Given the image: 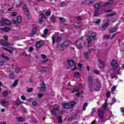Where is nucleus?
I'll return each mask as SVG.
<instances>
[{"instance_id":"f257e3e1","label":"nucleus","mask_w":124,"mask_h":124,"mask_svg":"<svg viewBox=\"0 0 124 124\" xmlns=\"http://www.w3.org/2000/svg\"><path fill=\"white\" fill-rule=\"evenodd\" d=\"M108 106V103H107V100H105V103L103 104L102 107L98 109V116L100 120L98 121V123L101 124H104L105 121H104V113L106 111L107 107Z\"/></svg>"},{"instance_id":"f03ea898","label":"nucleus","mask_w":124,"mask_h":124,"mask_svg":"<svg viewBox=\"0 0 124 124\" xmlns=\"http://www.w3.org/2000/svg\"><path fill=\"white\" fill-rule=\"evenodd\" d=\"M75 104H76V102L73 101L71 102L64 104L63 105V108H64V109H70V108L74 107Z\"/></svg>"},{"instance_id":"7ed1b4c3","label":"nucleus","mask_w":124,"mask_h":124,"mask_svg":"<svg viewBox=\"0 0 124 124\" xmlns=\"http://www.w3.org/2000/svg\"><path fill=\"white\" fill-rule=\"evenodd\" d=\"M68 64L70 65V68H71V70L74 71V70H76L77 65L75 62L73 61V60H68Z\"/></svg>"},{"instance_id":"20e7f679","label":"nucleus","mask_w":124,"mask_h":124,"mask_svg":"<svg viewBox=\"0 0 124 124\" xmlns=\"http://www.w3.org/2000/svg\"><path fill=\"white\" fill-rule=\"evenodd\" d=\"M88 82L89 91H90V92H93V81L92 77H88Z\"/></svg>"},{"instance_id":"39448f33","label":"nucleus","mask_w":124,"mask_h":124,"mask_svg":"<svg viewBox=\"0 0 124 124\" xmlns=\"http://www.w3.org/2000/svg\"><path fill=\"white\" fill-rule=\"evenodd\" d=\"M0 104L3 106V107H6V106H9L10 105V103L9 101L7 99H3L0 101Z\"/></svg>"},{"instance_id":"423d86ee","label":"nucleus","mask_w":124,"mask_h":124,"mask_svg":"<svg viewBox=\"0 0 124 124\" xmlns=\"http://www.w3.org/2000/svg\"><path fill=\"white\" fill-rule=\"evenodd\" d=\"M44 45V42L43 40H40L38 41H37L35 44V47L36 48H37L38 49H39V48H41L42 46Z\"/></svg>"},{"instance_id":"0eeeda50","label":"nucleus","mask_w":124,"mask_h":124,"mask_svg":"<svg viewBox=\"0 0 124 124\" xmlns=\"http://www.w3.org/2000/svg\"><path fill=\"white\" fill-rule=\"evenodd\" d=\"M0 43L2 46H4L5 47H7V48H9L11 46V44L3 40H0Z\"/></svg>"},{"instance_id":"6e6552de","label":"nucleus","mask_w":124,"mask_h":124,"mask_svg":"<svg viewBox=\"0 0 124 124\" xmlns=\"http://www.w3.org/2000/svg\"><path fill=\"white\" fill-rule=\"evenodd\" d=\"M52 115H53V116H57L60 114V109L58 108H54L52 109L51 111Z\"/></svg>"},{"instance_id":"1a4fd4ad","label":"nucleus","mask_w":124,"mask_h":124,"mask_svg":"<svg viewBox=\"0 0 124 124\" xmlns=\"http://www.w3.org/2000/svg\"><path fill=\"white\" fill-rule=\"evenodd\" d=\"M96 84L97 86V88L94 89V90L96 92H99V91H100V87H101V82H100V80L98 79H96Z\"/></svg>"},{"instance_id":"9d476101","label":"nucleus","mask_w":124,"mask_h":124,"mask_svg":"<svg viewBox=\"0 0 124 124\" xmlns=\"http://www.w3.org/2000/svg\"><path fill=\"white\" fill-rule=\"evenodd\" d=\"M52 43L53 44H55V42H58V43L61 42V40H62V37H56L55 36H53L52 37Z\"/></svg>"},{"instance_id":"9b49d317","label":"nucleus","mask_w":124,"mask_h":124,"mask_svg":"<svg viewBox=\"0 0 124 124\" xmlns=\"http://www.w3.org/2000/svg\"><path fill=\"white\" fill-rule=\"evenodd\" d=\"M102 6H103V4L101 1H100L98 3L95 4L94 7L96 9H100V8H103Z\"/></svg>"},{"instance_id":"f8f14e48","label":"nucleus","mask_w":124,"mask_h":124,"mask_svg":"<svg viewBox=\"0 0 124 124\" xmlns=\"http://www.w3.org/2000/svg\"><path fill=\"white\" fill-rule=\"evenodd\" d=\"M23 10H24L25 12H26V14L27 17H30V13L29 12V8H28V6L26 5H24L23 6Z\"/></svg>"},{"instance_id":"ddd939ff","label":"nucleus","mask_w":124,"mask_h":124,"mask_svg":"<svg viewBox=\"0 0 124 124\" xmlns=\"http://www.w3.org/2000/svg\"><path fill=\"white\" fill-rule=\"evenodd\" d=\"M41 92H45L46 91V84L45 83H42V87L39 88Z\"/></svg>"},{"instance_id":"4468645a","label":"nucleus","mask_w":124,"mask_h":124,"mask_svg":"<svg viewBox=\"0 0 124 124\" xmlns=\"http://www.w3.org/2000/svg\"><path fill=\"white\" fill-rule=\"evenodd\" d=\"M69 44H70V41H65L61 45V47L63 48V47H65V46H68Z\"/></svg>"},{"instance_id":"2eb2a0df","label":"nucleus","mask_w":124,"mask_h":124,"mask_svg":"<svg viewBox=\"0 0 124 124\" xmlns=\"http://www.w3.org/2000/svg\"><path fill=\"white\" fill-rule=\"evenodd\" d=\"M93 38L91 37L90 36H87V40H88V45H87V46L90 47V46H92V44H91V42L93 41Z\"/></svg>"},{"instance_id":"dca6fc26","label":"nucleus","mask_w":124,"mask_h":124,"mask_svg":"<svg viewBox=\"0 0 124 124\" xmlns=\"http://www.w3.org/2000/svg\"><path fill=\"white\" fill-rule=\"evenodd\" d=\"M110 25V23L109 22H107L105 23L103 26L102 27V31H106L107 28H108V26Z\"/></svg>"},{"instance_id":"f3484780","label":"nucleus","mask_w":124,"mask_h":124,"mask_svg":"<svg viewBox=\"0 0 124 124\" xmlns=\"http://www.w3.org/2000/svg\"><path fill=\"white\" fill-rule=\"evenodd\" d=\"M111 65L114 67H118L119 66L118 62H117V61H116L115 60H112L111 61Z\"/></svg>"},{"instance_id":"a211bd4d","label":"nucleus","mask_w":124,"mask_h":124,"mask_svg":"<svg viewBox=\"0 0 124 124\" xmlns=\"http://www.w3.org/2000/svg\"><path fill=\"white\" fill-rule=\"evenodd\" d=\"M11 30V28H8V27H5L4 28H0V31H4L5 32H7L8 31H9Z\"/></svg>"},{"instance_id":"6ab92c4d","label":"nucleus","mask_w":124,"mask_h":124,"mask_svg":"<svg viewBox=\"0 0 124 124\" xmlns=\"http://www.w3.org/2000/svg\"><path fill=\"white\" fill-rule=\"evenodd\" d=\"M38 29V27L36 26L33 29L32 31L30 33V36H33L34 34H35V32H36V30Z\"/></svg>"},{"instance_id":"aec40b11","label":"nucleus","mask_w":124,"mask_h":124,"mask_svg":"<svg viewBox=\"0 0 124 124\" xmlns=\"http://www.w3.org/2000/svg\"><path fill=\"white\" fill-rule=\"evenodd\" d=\"M112 70L114 74H120V69L113 68Z\"/></svg>"},{"instance_id":"412c9836","label":"nucleus","mask_w":124,"mask_h":124,"mask_svg":"<svg viewBox=\"0 0 124 124\" xmlns=\"http://www.w3.org/2000/svg\"><path fill=\"white\" fill-rule=\"evenodd\" d=\"M91 54V50H89L87 52L84 53V57L86 60L89 59V55Z\"/></svg>"},{"instance_id":"4be33fe9","label":"nucleus","mask_w":124,"mask_h":124,"mask_svg":"<svg viewBox=\"0 0 124 124\" xmlns=\"http://www.w3.org/2000/svg\"><path fill=\"white\" fill-rule=\"evenodd\" d=\"M111 3L110 2H107L104 3V5H103V8H106V7H109L111 5Z\"/></svg>"},{"instance_id":"5701e85b","label":"nucleus","mask_w":124,"mask_h":124,"mask_svg":"<svg viewBox=\"0 0 124 124\" xmlns=\"http://www.w3.org/2000/svg\"><path fill=\"white\" fill-rule=\"evenodd\" d=\"M4 20V25H7L8 26H10L12 22L9 20L3 19Z\"/></svg>"},{"instance_id":"b1692460","label":"nucleus","mask_w":124,"mask_h":124,"mask_svg":"<svg viewBox=\"0 0 124 124\" xmlns=\"http://www.w3.org/2000/svg\"><path fill=\"white\" fill-rule=\"evenodd\" d=\"M99 63L101 66H99V68H104V62H102V61L99 60Z\"/></svg>"},{"instance_id":"393cba45","label":"nucleus","mask_w":124,"mask_h":124,"mask_svg":"<svg viewBox=\"0 0 124 124\" xmlns=\"http://www.w3.org/2000/svg\"><path fill=\"white\" fill-rule=\"evenodd\" d=\"M15 104L16 106H19V105H21L22 104V101L19 98H17L16 100Z\"/></svg>"},{"instance_id":"a878e982","label":"nucleus","mask_w":124,"mask_h":124,"mask_svg":"<svg viewBox=\"0 0 124 124\" xmlns=\"http://www.w3.org/2000/svg\"><path fill=\"white\" fill-rule=\"evenodd\" d=\"M49 71V68L48 67H44L41 68V72H46V71Z\"/></svg>"},{"instance_id":"bb28decb","label":"nucleus","mask_w":124,"mask_h":124,"mask_svg":"<svg viewBox=\"0 0 124 124\" xmlns=\"http://www.w3.org/2000/svg\"><path fill=\"white\" fill-rule=\"evenodd\" d=\"M117 15V13L113 12L111 14H109L106 15V17H112L113 16H115V15Z\"/></svg>"},{"instance_id":"cd10ccee","label":"nucleus","mask_w":124,"mask_h":124,"mask_svg":"<svg viewBox=\"0 0 124 124\" xmlns=\"http://www.w3.org/2000/svg\"><path fill=\"white\" fill-rule=\"evenodd\" d=\"M1 49H2V50H5L6 51H8V52H10V54H13V50L8 49L4 47H2Z\"/></svg>"},{"instance_id":"c85d7f7f","label":"nucleus","mask_w":124,"mask_h":124,"mask_svg":"<svg viewBox=\"0 0 124 124\" xmlns=\"http://www.w3.org/2000/svg\"><path fill=\"white\" fill-rule=\"evenodd\" d=\"M17 121L18 122H25V118L23 117H17Z\"/></svg>"},{"instance_id":"c756f323","label":"nucleus","mask_w":124,"mask_h":124,"mask_svg":"<svg viewBox=\"0 0 124 124\" xmlns=\"http://www.w3.org/2000/svg\"><path fill=\"white\" fill-rule=\"evenodd\" d=\"M50 20L52 23H55V22H56V17H55V16H52L50 17Z\"/></svg>"},{"instance_id":"7c9ffc66","label":"nucleus","mask_w":124,"mask_h":124,"mask_svg":"<svg viewBox=\"0 0 124 124\" xmlns=\"http://www.w3.org/2000/svg\"><path fill=\"white\" fill-rule=\"evenodd\" d=\"M59 20L62 22V23H66V19L63 17H60Z\"/></svg>"},{"instance_id":"2f4dec72","label":"nucleus","mask_w":124,"mask_h":124,"mask_svg":"<svg viewBox=\"0 0 124 124\" xmlns=\"http://www.w3.org/2000/svg\"><path fill=\"white\" fill-rule=\"evenodd\" d=\"M58 121L59 124H62V116H59L58 118Z\"/></svg>"},{"instance_id":"473e14b6","label":"nucleus","mask_w":124,"mask_h":124,"mask_svg":"<svg viewBox=\"0 0 124 124\" xmlns=\"http://www.w3.org/2000/svg\"><path fill=\"white\" fill-rule=\"evenodd\" d=\"M4 26V20L1 19L0 20V27H2Z\"/></svg>"},{"instance_id":"72a5a7b5","label":"nucleus","mask_w":124,"mask_h":124,"mask_svg":"<svg viewBox=\"0 0 124 124\" xmlns=\"http://www.w3.org/2000/svg\"><path fill=\"white\" fill-rule=\"evenodd\" d=\"M91 36H92V37H93V38L94 39V38H95V36H96V33L95 32H93L91 33Z\"/></svg>"},{"instance_id":"f704fd0d","label":"nucleus","mask_w":124,"mask_h":124,"mask_svg":"<svg viewBox=\"0 0 124 124\" xmlns=\"http://www.w3.org/2000/svg\"><path fill=\"white\" fill-rule=\"evenodd\" d=\"M8 94V91L7 90L4 91L3 92V96H7Z\"/></svg>"},{"instance_id":"c9c22d12","label":"nucleus","mask_w":124,"mask_h":124,"mask_svg":"<svg viewBox=\"0 0 124 124\" xmlns=\"http://www.w3.org/2000/svg\"><path fill=\"white\" fill-rule=\"evenodd\" d=\"M10 78L11 79H14V73L12 72L10 74Z\"/></svg>"},{"instance_id":"e433bc0d","label":"nucleus","mask_w":124,"mask_h":124,"mask_svg":"<svg viewBox=\"0 0 124 124\" xmlns=\"http://www.w3.org/2000/svg\"><path fill=\"white\" fill-rule=\"evenodd\" d=\"M16 21L18 23H21V21H22V19L21 18V16H18L16 18Z\"/></svg>"},{"instance_id":"4c0bfd02","label":"nucleus","mask_w":124,"mask_h":124,"mask_svg":"<svg viewBox=\"0 0 124 124\" xmlns=\"http://www.w3.org/2000/svg\"><path fill=\"white\" fill-rule=\"evenodd\" d=\"M117 31V29L113 28L110 31H109V33H113V32H116Z\"/></svg>"},{"instance_id":"58836bf2","label":"nucleus","mask_w":124,"mask_h":124,"mask_svg":"<svg viewBox=\"0 0 124 124\" xmlns=\"http://www.w3.org/2000/svg\"><path fill=\"white\" fill-rule=\"evenodd\" d=\"M115 91H116V86H113L112 88L111 93H115Z\"/></svg>"},{"instance_id":"ea45409f","label":"nucleus","mask_w":124,"mask_h":124,"mask_svg":"<svg viewBox=\"0 0 124 124\" xmlns=\"http://www.w3.org/2000/svg\"><path fill=\"white\" fill-rule=\"evenodd\" d=\"M88 103H86L85 104H84V105H83V111L86 110V108L88 106Z\"/></svg>"},{"instance_id":"a19ab883","label":"nucleus","mask_w":124,"mask_h":124,"mask_svg":"<svg viewBox=\"0 0 124 124\" xmlns=\"http://www.w3.org/2000/svg\"><path fill=\"white\" fill-rule=\"evenodd\" d=\"M41 17V19H46V15L43 14H40Z\"/></svg>"},{"instance_id":"79ce46f5","label":"nucleus","mask_w":124,"mask_h":124,"mask_svg":"<svg viewBox=\"0 0 124 124\" xmlns=\"http://www.w3.org/2000/svg\"><path fill=\"white\" fill-rule=\"evenodd\" d=\"M17 83H18V80H16L12 85V87H16V86H17Z\"/></svg>"},{"instance_id":"37998d69","label":"nucleus","mask_w":124,"mask_h":124,"mask_svg":"<svg viewBox=\"0 0 124 124\" xmlns=\"http://www.w3.org/2000/svg\"><path fill=\"white\" fill-rule=\"evenodd\" d=\"M75 76L76 77V78H79V76H80V73L79 72L75 73Z\"/></svg>"},{"instance_id":"c03bdc74","label":"nucleus","mask_w":124,"mask_h":124,"mask_svg":"<svg viewBox=\"0 0 124 124\" xmlns=\"http://www.w3.org/2000/svg\"><path fill=\"white\" fill-rule=\"evenodd\" d=\"M74 92H80V89L79 88H74V91L72 92V93H74Z\"/></svg>"},{"instance_id":"a18cd8bd","label":"nucleus","mask_w":124,"mask_h":124,"mask_svg":"<svg viewBox=\"0 0 124 124\" xmlns=\"http://www.w3.org/2000/svg\"><path fill=\"white\" fill-rule=\"evenodd\" d=\"M33 91V89L32 88H28L27 90L28 93H31Z\"/></svg>"},{"instance_id":"49530a36","label":"nucleus","mask_w":124,"mask_h":124,"mask_svg":"<svg viewBox=\"0 0 124 124\" xmlns=\"http://www.w3.org/2000/svg\"><path fill=\"white\" fill-rule=\"evenodd\" d=\"M74 119H75L74 116H72L71 117H70L68 118V121H73V120H74Z\"/></svg>"},{"instance_id":"de8ad7c7","label":"nucleus","mask_w":124,"mask_h":124,"mask_svg":"<svg viewBox=\"0 0 124 124\" xmlns=\"http://www.w3.org/2000/svg\"><path fill=\"white\" fill-rule=\"evenodd\" d=\"M94 16V17H97L98 16V11H95Z\"/></svg>"},{"instance_id":"09e8293b","label":"nucleus","mask_w":124,"mask_h":124,"mask_svg":"<svg viewBox=\"0 0 124 124\" xmlns=\"http://www.w3.org/2000/svg\"><path fill=\"white\" fill-rule=\"evenodd\" d=\"M110 95H111V92H110V91L108 92L106 95L107 97H110Z\"/></svg>"},{"instance_id":"8fccbe9b","label":"nucleus","mask_w":124,"mask_h":124,"mask_svg":"<svg viewBox=\"0 0 124 124\" xmlns=\"http://www.w3.org/2000/svg\"><path fill=\"white\" fill-rule=\"evenodd\" d=\"M100 22H101V20H100V19H98L95 22V23H96V25H98Z\"/></svg>"},{"instance_id":"3c124183","label":"nucleus","mask_w":124,"mask_h":124,"mask_svg":"<svg viewBox=\"0 0 124 124\" xmlns=\"http://www.w3.org/2000/svg\"><path fill=\"white\" fill-rule=\"evenodd\" d=\"M95 112H96V109L95 108H92V111L91 112V114L93 115V113H95Z\"/></svg>"},{"instance_id":"603ef678","label":"nucleus","mask_w":124,"mask_h":124,"mask_svg":"<svg viewBox=\"0 0 124 124\" xmlns=\"http://www.w3.org/2000/svg\"><path fill=\"white\" fill-rule=\"evenodd\" d=\"M93 73L98 75V74H99V72H98V71L97 70H94L93 71Z\"/></svg>"},{"instance_id":"864d4df0","label":"nucleus","mask_w":124,"mask_h":124,"mask_svg":"<svg viewBox=\"0 0 124 124\" xmlns=\"http://www.w3.org/2000/svg\"><path fill=\"white\" fill-rule=\"evenodd\" d=\"M94 1H90V2H86L87 4H88V5H91V4H93V3Z\"/></svg>"},{"instance_id":"5fc2aeb1","label":"nucleus","mask_w":124,"mask_h":124,"mask_svg":"<svg viewBox=\"0 0 124 124\" xmlns=\"http://www.w3.org/2000/svg\"><path fill=\"white\" fill-rule=\"evenodd\" d=\"M46 16H50V15H51V12L49 11H46Z\"/></svg>"},{"instance_id":"6e6d98bb","label":"nucleus","mask_w":124,"mask_h":124,"mask_svg":"<svg viewBox=\"0 0 124 124\" xmlns=\"http://www.w3.org/2000/svg\"><path fill=\"white\" fill-rule=\"evenodd\" d=\"M110 37L111 36L110 35L104 36L105 38H106V39H109V38H110Z\"/></svg>"},{"instance_id":"4d7b16f0","label":"nucleus","mask_w":124,"mask_h":124,"mask_svg":"<svg viewBox=\"0 0 124 124\" xmlns=\"http://www.w3.org/2000/svg\"><path fill=\"white\" fill-rule=\"evenodd\" d=\"M42 96H43V94H41V93L38 94V97L39 98H41Z\"/></svg>"},{"instance_id":"13d9d810","label":"nucleus","mask_w":124,"mask_h":124,"mask_svg":"<svg viewBox=\"0 0 124 124\" xmlns=\"http://www.w3.org/2000/svg\"><path fill=\"white\" fill-rule=\"evenodd\" d=\"M22 56L27 57L29 55L28 54H27V53H26V52H22Z\"/></svg>"},{"instance_id":"bf43d9fd","label":"nucleus","mask_w":124,"mask_h":124,"mask_svg":"<svg viewBox=\"0 0 124 124\" xmlns=\"http://www.w3.org/2000/svg\"><path fill=\"white\" fill-rule=\"evenodd\" d=\"M47 32H48V30H47V29H45L44 31V34H47Z\"/></svg>"},{"instance_id":"052dcab7","label":"nucleus","mask_w":124,"mask_h":124,"mask_svg":"<svg viewBox=\"0 0 124 124\" xmlns=\"http://www.w3.org/2000/svg\"><path fill=\"white\" fill-rule=\"evenodd\" d=\"M18 23H19L18 22V21L17 20H13V24H18Z\"/></svg>"},{"instance_id":"680f3d73","label":"nucleus","mask_w":124,"mask_h":124,"mask_svg":"<svg viewBox=\"0 0 124 124\" xmlns=\"http://www.w3.org/2000/svg\"><path fill=\"white\" fill-rule=\"evenodd\" d=\"M32 105H33L34 106H35L36 105H37V102H36V101H34L32 103Z\"/></svg>"},{"instance_id":"e2e57ef3","label":"nucleus","mask_w":124,"mask_h":124,"mask_svg":"<svg viewBox=\"0 0 124 124\" xmlns=\"http://www.w3.org/2000/svg\"><path fill=\"white\" fill-rule=\"evenodd\" d=\"M67 90H71V86L70 85H67L66 86Z\"/></svg>"},{"instance_id":"0e129e2a","label":"nucleus","mask_w":124,"mask_h":124,"mask_svg":"<svg viewBox=\"0 0 124 124\" xmlns=\"http://www.w3.org/2000/svg\"><path fill=\"white\" fill-rule=\"evenodd\" d=\"M76 18H77V21H81L82 19L80 16H78Z\"/></svg>"},{"instance_id":"69168bd1","label":"nucleus","mask_w":124,"mask_h":124,"mask_svg":"<svg viewBox=\"0 0 124 124\" xmlns=\"http://www.w3.org/2000/svg\"><path fill=\"white\" fill-rule=\"evenodd\" d=\"M21 98L22 100H26V97L25 96H21Z\"/></svg>"},{"instance_id":"338daca9","label":"nucleus","mask_w":124,"mask_h":124,"mask_svg":"<svg viewBox=\"0 0 124 124\" xmlns=\"http://www.w3.org/2000/svg\"><path fill=\"white\" fill-rule=\"evenodd\" d=\"M83 46L81 45H78V49H82V47Z\"/></svg>"},{"instance_id":"774afa93","label":"nucleus","mask_w":124,"mask_h":124,"mask_svg":"<svg viewBox=\"0 0 124 124\" xmlns=\"http://www.w3.org/2000/svg\"><path fill=\"white\" fill-rule=\"evenodd\" d=\"M121 110L122 113H123V114H124V108H121Z\"/></svg>"}]
</instances>
